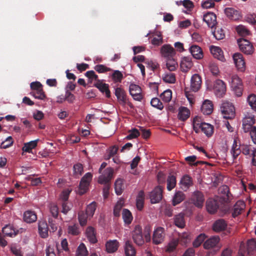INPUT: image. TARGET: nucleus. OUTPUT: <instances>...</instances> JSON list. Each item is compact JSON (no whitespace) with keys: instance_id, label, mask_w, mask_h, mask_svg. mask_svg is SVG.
I'll list each match as a JSON object with an SVG mask.
<instances>
[{"instance_id":"nucleus-1","label":"nucleus","mask_w":256,"mask_h":256,"mask_svg":"<svg viewBox=\"0 0 256 256\" xmlns=\"http://www.w3.org/2000/svg\"><path fill=\"white\" fill-rule=\"evenodd\" d=\"M220 238L218 236H214L206 240L203 244L204 248L210 250L207 252V256H214L220 249L219 245Z\"/></svg>"},{"instance_id":"nucleus-2","label":"nucleus","mask_w":256,"mask_h":256,"mask_svg":"<svg viewBox=\"0 0 256 256\" xmlns=\"http://www.w3.org/2000/svg\"><path fill=\"white\" fill-rule=\"evenodd\" d=\"M220 110L226 119H232L235 116V108L232 103L228 102H224L220 106Z\"/></svg>"},{"instance_id":"nucleus-3","label":"nucleus","mask_w":256,"mask_h":256,"mask_svg":"<svg viewBox=\"0 0 256 256\" xmlns=\"http://www.w3.org/2000/svg\"><path fill=\"white\" fill-rule=\"evenodd\" d=\"M132 236L134 242L138 246L143 245L144 240L143 237L142 228L139 225L135 226L132 232Z\"/></svg>"},{"instance_id":"nucleus-4","label":"nucleus","mask_w":256,"mask_h":256,"mask_svg":"<svg viewBox=\"0 0 256 256\" xmlns=\"http://www.w3.org/2000/svg\"><path fill=\"white\" fill-rule=\"evenodd\" d=\"M92 178V174L90 172L86 174L82 178L78 190V194H79L82 195L86 192Z\"/></svg>"},{"instance_id":"nucleus-5","label":"nucleus","mask_w":256,"mask_h":256,"mask_svg":"<svg viewBox=\"0 0 256 256\" xmlns=\"http://www.w3.org/2000/svg\"><path fill=\"white\" fill-rule=\"evenodd\" d=\"M240 50L246 54H251L253 53L254 48L251 43L246 39L242 38L238 40Z\"/></svg>"},{"instance_id":"nucleus-6","label":"nucleus","mask_w":256,"mask_h":256,"mask_svg":"<svg viewBox=\"0 0 256 256\" xmlns=\"http://www.w3.org/2000/svg\"><path fill=\"white\" fill-rule=\"evenodd\" d=\"M162 186H156L149 194L151 203L156 204L159 202L162 198Z\"/></svg>"},{"instance_id":"nucleus-7","label":"nucleus","mask_w":256,"mask_h":256,"mask_svg":"<svg viewBox=\"0 0 256 256\" xmlns=\"http://www.w3.org/2000/svg\"><path fill=\"white\" fill-rule=\"evenodd\" d=\"M165 236L164 228L161 226L157 227L154 231L152 235V242L155 244H161Z\"/></svg>"},{"instance_id":"nucleus-8","label":"nucleus","mask_w":256,"mask_h":256,"mask_svg":"<svg viewBox=\"0 0 256 256\" xmlns=\"http://www.w3.org/2000/svg\"><path fill=\"white\" fill-rule=\"evenodd\" d=\"M214 89L217 96L222 97L226 93V85L222 80H217L214 82Z\"/></svg>"},{"instance_id":"nucleus-9","label":"nucleus","mask_w":256,"mask_h":256,"mask_svg":"<svg viewBox=\"0 0 256 256\" xmlns=\"http://www.w3.org/2000/svg\"><path fill=\"white\" fill-rule=\"evenodd\" d=\"M129 91L134 100L138 101H140L142 100L141 88L138 85L134 84H130L129 86Z\"/></svg>"},{"instance_id":"nucleus-10","label":"nucleus","mask_w":256,"mask_h":256,"mask_svg":"<svg viewBox=\"0 0 256 256\" xmlns=\"http://www.w3.org/2000/svg\"><path fill=\"white\" fill-rule=\"evenodd\" d=\"M233 60L238 70L243 72L245 70V62L242 54L240 53H235L233 55Z\"/></svg>"},{"instance_id":"nucleus-11","label":"nucleus","mask_w":256,"mask_h":256,"mask_svg":"<svg viewBox=\"0 0 256 256\" xmlns=\"http://www.w3.org/2000/svg\"><path fill=\"white\" fill-rule=\"evenodd\" d=\"M162 55L166 59L170 58L176 54L174 49L170 44H164L160 50Z\"/></svg>"},{"instance_id":"nucleus-12","label":"nucleus","mask_w":256,"mask_h":256,"mask_svg":"<svg viewBox=\"0 0 256 256\" xmlns=\"http://www.w3.org/2000/svg\"><path fill=\"white\" fill-rule=\"evenodd\" d=\"M202 84L201 77L198 74H194L190 80V90L194 92L199 90Z\"/></svg>"},{"instance_id":"nucleus-13","label":"nucleus","mask_w":256,"mask_h":256,"mask_svg":"<svg viewBox=\"0 0 256 256\" xmlns=\"http://www.w3.org/2000/svg\"><path fill=\"white\" fill-rule=\"evenodd\" d=\"M113 170L112 168H107L104 171V174L98 178V182L101 184H110L109 182L112 178Z\"/></svg>"},{"instance_id":"nucleus-14","label":"nucleus","mask_w":256,"mask_h":256,"mask_svg":"<svg viewBox=\"0 0 256 256\" xmlns=\"http://www.w3.org/2000/svg\"><path fill=\"white\" fill-rule=\"evenodd\" d=\"M192 200L194 204L198 208H202L203 206L204 200L203 194L199 191H196L194 192Z\"/></svg>"},{"instance_id":"nucleus-15","label":"nucleus","mask_w":256,"mask_h":256,"mask_svg":"<svg viewBox=\"0 0 256 256\" xmlns=\"http://www.w3.org/2000/svg\"><path fill=\"white\" fill-rule=\"evenodd\" d=\"M48 227L44 220H40L38 223V232L40 236L43 238L48 236Z\"/></svg>"},{"instance_id":"nucleus-16","label":"nucleus","mask_w":256,"mask_h":256,"mask_svg":"<svg viewBox=\"0 0 256 256\" xmlns=\"http://www.w3.org/2000/svg\"><path fill=\"white\" fill-rule=\"evenodd\" d=\"M203 20L209 28H214L216 24V16L213 12H208L204 15Z\"/></svg>"},{"instance_id":"nucleus-17","label":"nucleus","mask_w":256,"mask_h":256,"mask_svg":"<svg viewBox=\"0 0 256 256\" xmlns=\"http://www.w3.org/2000/svg\"><path fill=\"white\" fill-rule=\"evenodd\" d=\"M208 212L211 214H214L220 208L218 202L212 198H209L206 204Z\"/></svg>"},{"instance_id":"nucleus-18","label":"nucleus","mask_w":256,"mask_h":256,"mask_svg":"<svg viewBox=\"0 0 256 256\" xmlns=\"http://www.w3.org/2000/svg\"><path fill=\"white\" fill-rule=\"evenodd\" d=\"M192 236L191 234L188 232L178 234V238L176 240H178V243L182 246H186L190 243Z\"/></svg>"},{"instance_id":"nucleus-19","label":"nucleus","mask_w":256,"mask_h":256,"mask_svg":"<svg viewBox=\"0 0 256 256\" xmlns=\"http://www.w3.org/2000/svg\"><path fill=\"white\" fill-rule=\"evenodd\" d=\"M189 51L192 56L197 60H200L204 56V54L201 48L197 45L193 44L189 48Z\"/></svg>"},{"instance_id":"nucleus-20","label":"nucleus","mask_w":256,"mask_h":256,"mask_svg":"<svg viewBox=\"0 0 256 256\" xmlns=\"http://www.w3.org/2000/svg\"><path fill=\"white\" fill-rule=\"evenodd\" d=\"M224 13L230 19L234 20H238L241 17L240 12L232 8H226Z\"/></svg>"},{"instance_id":"nucleus-21","label":"nucleus","mask_w":256,"mask_h":256,"mask_svg":"<svg viewBox=\"0 0 256 256\" xmlns=\"http://www.w3.org/2000/svg\"><path fill=\"white\" fill-rule=\"evenodd\" d=\"M246 204L244 201H238L234 206L232 212V217L234 218L241 214L242 211L244 210Z\"/></svg>"},{"instance_id":"nucleus-22","label":"nucleus","mask_w":256,"mask_h":256,"mask_svg":"<svg viewBox=\"0 0 256 256\" xmlns=\"http://www.w3.org/2000/svg\"><path fill=\"white\" fill-rule=\"evenodd\" d=\"M94 86L98 88L102 93H105L107 98L110 96V92L109 90V86L108 84L103 83L102 80H98Z\"/></svg>"},{"instance_id":"nucleus-23","label":"nucleus","mask_w":256,"mask_h":256,"mask_svg":"<svg viewBox=\"0 0 256 256\" xmlns=\"http://www.w3.org/2000/svg\"><path fill=\"white\" fill-rule=\"evenodd\" d=\"M180 184L182 189L186 191L190 186H192V179L190 176L186 174L184 175L182 178Z\"/></svg>"},{"instance_id":"nucleus-24","label":"nucleus","mask_w":256,"mask_h":256,"mask_svg":"<svg viewBox=\"0 0 256 256\" xmlns=\"http://www.w3.org/2000/svg\"><path fill=\"white\" fill-rule=\"evenodd\" d=\"M227 225V223L224 220L218 219L214 223L212 229L216 232H220L225 230Z\"/></svg>"},{"instance_id":"nucleus-25","label":"nucleus","mask_w":256,"mask_h":256,"mask_svg":"<svg viewBox=\"0 0 256 256\" xmlns=\"http://www.w3.org/2000/svg\"><path fill=\"white\" fill-rule=\"evenodd\" d=\"M119 247V242L116 240H110L106 244V250L108 253H113L116 252Z\"/></svg>"},{"instance_id":"nucleus-26","label":"nucleus","mask_w":256,"mask_h":256,"mask_svg":"<svg viewBox=\"0 0 256 256\" xmlns=\"http://www.w3.org/2000/svg\"><path fill=\"white\" fill-rule=\"evenodd\" d=\"M202 112L205 115L211 114L213 111V104L210 100H206L201 107Z\"/></svg>"},{"instance_id":"nucleus-27","label":"nucleus","mask_w":256,"mask_h":256,"mask_svg":"<svg viewBox=\"0 0 256 256\" xmlns=\"http://www.w3.org/2000/svg\"><path fill=\"white\" fill-rule=\"evenodd\" d=\"M124 254L126 256H136V250L130 240H126L124 245Z\"/></svg>"},{"instance_id":"nucleus-28","label":"nucleus","mask_w":256,"mask_h":256,"mask_svg":"<svg viewBox=\"0 0 256 256\" xmlns=\"http://www.w3.org/2000/svg\"><path fill=\"white\" fill-rule=\"evenodd\" d=\"M210 50L214 58L222 62L224 60L223 52L220 48L212 46H210Z\"/></svg>"},{"instance_id":"nucleus-29","label":"nucleus","mask_w":256,"mask_h":256,"mask_svg":"<svg viewBox=\"0 0 256 256\" xmlns=\"http://www.w3.org/2000/svg\"><path fill=\"white\" fill-rule=\"evenodd\" d=\"M37 216L36 213L32 210H27L24 212V220L27 223H32L36 221Z\"/></svg>"},{"instance_id":"nucleus-30","label":"nucleus","mask_w":256,"mask_h":256,"mask_svg":"<svg viewBox=\"0 0 256 256\" xmlns=\"http://www.w3.org/2000/svg\"><path fill=\"white\" fill-rule=\"evenodd\" d=\"M2 232L5 236L10 237H14L16 236L18 232V230H16L14 227L10 225L6 226L2 228Z\"/></svg>"},{"instance_id":"nucleus-31","label":"nucleus","mask_w":256,"mask_h":256,"mask_svg":"<svg viewBox=\"0 0 256 256\" xmlns=\"http://www.w3.org/2000/svg\"><path fill=\"white\" fill-rule=\"evenodd\" d=\"M193 66L192 58L190 57H184L180 63V67L183 72H186Z\"/></svg>"},{"instance_id":"nucleus-32","label":"nucleus","mask_w":256,"mask_h":256,"mask_svg":"<svg viewBox=\"0 0 256 256\" xmlns=\"http://www.w3.org/2000/svg\"><path fill=\"white\" fill-rule=\"evenodd\" d=\"M190 116V111L186 107L181 106L179 108L178 118L179 120L184 121L186 120Z\"/></svg>"},{"instance_id":"nucleus-33","label":"nucleus","mask_w":256,"mask_h":256,"mask_svg":"<svg viewBox=\"0 0 256 256\" xmlns=\"http://www.w3.org/2000/svg\"><path fill=\"white\" fill-rule=\"evenodd\" d=\"M201 130L207 136L210 137L214 133V126L208 123L202 122Z\"/></svg>"},{"instance_id":"nucleus-34","label":"nucleus","mask_w":256,"mask_h":256,"mask_svg":"<svg viewBox=\"0 0 256 256\" xmlns=\"http://www.w3.org/2000/svg\"><path fill=\"white\" fill-rule=\"evenodd\" d=\"M86 236L89 241L92 244L97 242V239L96 236V232L94 228L89 226L86 230Z\"/></svg>"},{"instance_id":"nucleus-35","label":"nucleus","mask_w":256,"mask_h":256,"mask_svg":"<svg viewBox=\"0 0 256 256\" xmlns=\"http://www.w3.org/2000/svg\"><path fill=\"white\" fill-rule=\"evenodd\" d=\"M166 68L170 72L174 71L178 67V64L174 57L166 59Z\"/></svg>"},{"instance_id":"nucleus-36","label":"nucleus","mask_w":256,"mask_h":256,"mask_svg":"<svg viewBox=\"0 0 256 256\" xmlns=\"http://www.w3.org/2000/svg\"><path fill=\"white\" fill-rule=\"evenodd\" d=\"M144 194L143 190L139 192L136 200V206L137 208L141 210L144 207Z\"/></svg>"},{"instance_id":"nucleus-37","label":"nucleus","mask_w":256,"mask_h":256,"mask_svg":"<svg viewBox=\"0 0 256 256\" xmlns=\"http://www.w3.org/2000/svg\"><path fill=\"white\" fill-rule=\"evenodd\" d=\"M115 95L118 100L123 104L126 102V94L124 90L120 88H117L115 90Z\"/></svg>"},{"instance_id":"nucleus-38","label":"nucleus","mask_w":256,"mask_h":256,"mask_svg":"<svg viewBox=\"0 0 256 256\" xmlns=\"http://www.w3.org/2000/svg\"><path fill=\"white\" fill-rule=\"evenodd\" d=\"M174 223L175 225L178 228H184L185 226L184 214L180 213L176 215L174 218Z\"/></svg>"},{"instance_id":"nucleus-39","label":"nucleus","mask_w":256,"mask_h":256,"mask_svg":"<svg viewBox=\"0 0 256 256\" xmlns=\"http://www.w3.org/2000/svg\"><path fill=\"white\" fill-rule=\"evenodd\" d=\"M38 141V140H36L25 143L22 148V150L25 152H30L32 150L37 146Z\"/></svg>"},{"instance_id":"nucleus-40","label":"nucleus","mask_w":256,"mask_h":256,"mask_svg":"<svg viewBox=\"0 0 256 256\" xmlns=\"http://www.w3.org/2000/svg\"><path fill=\"white\" fill-rule=\"evenodd\" d=\"M167 182V190L168 191H170L172 190L176 186V177L172 174H170L166 180Z\"/></svg>"},{"instance_id":"nucleus-41","label":"nucleus","mask_w":256,"mask_h":256,"mask_svg":"<svg viewBox=\"0 0 256 256\" xmlns=\"http://www.w3.org/2000/svg\"><path fill=\"white\" fill-rule=\"evenodd\" d=\"M184 194L180 191L176 192L172 200V204L175 206L180 203L184 199Z\"/></svg>"},{"instance_id":"nucleus-42","label":"nucleus","mask_w":256,"mask_h":256,"mask_svg":"<svg viewBox=\"0 0 256 256\" xmlns=\"http://www.w3.org/2000/svg\"><path fill=\"white\" fill-rule=\"evenodd\" d=\"M163 80L168 84H174L176 81V75L174 73H165L162 76Z\"/></svg>"},{"instance_id":"nucleus-43","label":"nucleus","mask_w":256,"mask_h":256,"mask_svg":"<svg viewBox=\"0 0 256 256\" xmlns=\"http://www.w3.org/2000/svg\"><path fill=\"white\" fill-rule=\"evenodd\" d=\"M96 206L97 204L95 202H92L87 206L86 212L88 216L92 217L94 216L96 210Z\"/></svg>"},{"instance_id":"nucleus-44","label":"nucleus","mask_w":256,"mask_h":256,"mask_svg":"<svg viewBox=\"0 0 256 256\" xmlns=\"http://www.w3.org/2000/svg\"><path fill=\"white\" fill-rule=\"evenodd\" d=\"M122 218L125 223L130 224L132 220V216L130 212L128 209H124L122 213Z\"/></svg>"},{"instance_id":"nucleus-45","label":"nucleus","mask_w":256,"mask_h":256,"mask_svg":"<svg viewBox=\"0 0 256 256\" xmlns=\"http://www.w3.org/2000/svg\"><path fill=\"white\" fill-rule=\"evenodd\" d=\"M114 186L115 192L116 194L118 196L122 194L123 190L124 189V186L122 180L120 179L117 180L115 182Z\"/></svg>"},{"instance_id":"nucleus-46","label":"nucleus","mask_w":256,"mask_h":256,"mask_svg":"<svg viewBox=\"0 0 256 256\" xmlns=\"http://www.w3.org/2000/svg\"><path fill=\"white\" fill-rule=\"evenodd\" d=\"M88 216L86 213L84 211H80L78 213V219L81 226H84L86 224Z\"/></svg>"},{"instance_id":"nucleus-47","label":"nucleus","mask_w":256,"mask_h":256,"mask_svg":"<svg viewBox=\"0 0 256 256\" xmlns=\"http://www.w3.org/2000/svg\"><path fill=\"white\" fill-rule=\"evenodd\" d=\"M30 94L32 96L36 98L41 100H44L46 97L43 88L38 90L32 91L30 92Z\"/></svg>"},{"instance_id":"nucleus-48","label":"nucleus","mask_w":256,"mask_h":256,"mask_svg":"<svg viewBox=\"0 0 256 256\" xmlns=\"http://www.w3.org/2000/svg\"><path fill=\"white\" fill-rule=\"evenodd\" d=\"M237 32L242 36H246L250 34V31L246 28V26L242 25H239L236 28Z\"/></svg>"},{"instance_id":"nucleus-49","label":"nucleus","mask_w":256,"mask_h":256,"mask_svg":"<svg viewBox=\"0 0 256 256\" xmlns=\"http://www.w3.org/2000/svg\"><path fill=\"white\" fill-rule=\"evenodd\" d=\"M152 40V44L155 46L161 44L163 42V40L160 32H156Z\"/></svg>"},{"instance_id":"nucleus-50","label":"nucleus","mask_w":256,"mask_h":256,"mask_svg":"<svg viewBox=\"0 0 256 256\" xmlns=\"http://www.w3.org/2000/svg\"><path fill=\"white\" fill-rule=\"evenodd\" d=\"M206 238V236L205 234H200L194 241L192 243L193 246L194 248H198L200 246L202 242Z\"/></svg>"},{"instance_id":"nucleus-51","label":"nucleus","mask_w":256,"mask_h":256,"mask_svg":"<svg viewBox=\"0 0 256 256\" xmlns=\"http://www.w3.org/2000/svg\"><path fill=\"white\" fill-rule=\"evenodd\" d=\"M178 244V240L176 238L172 240L168 244L166 248V251L168 252H174Z\"/></svg>"},{"instance_id":"nucleus-52","label":"nucleus","mask_w":256,"mask_h":256,"mask_svg":"<svg viewBox=\"0 0 256 256\" xmlns=\"http://www.w3.org/2000/svg\"><path fill=\"white\" fill-rule=\"evenodd\" d=\"M247 250L248 254L256 251V241L254 239L250 240L247 242Z\"/></svg>"},{"instance_id":"nucleus-53","label":"nucleus","mask_w":256,"mask_h":256,"mask_svg":"<svg viewBox=\"0 0 256 256\" xmlns=\"http://www.w3.org/2000/svg\"><path fill=\"white\" fill-rule=\"evenodd\" d=\"M88 252L85 245L82 243L78 248L76 256H88Z\"/></svg>"},{"instance_id":"nucleus-54","label":"nucleus","mask_w":256,"mask_h":256,"mask_svg":"<svg viewBox=\"0 0 256 256\" xmlns=\"http://www.w3.org/2000/svg\"><path fill=\"white\" fill-rule=\"evenodd\" d=\"M129 134L126 137L128 140L137 138L140 135V132L138 129L134 128L128 131Z\"/></svg>"},{"instance_id":"nucleus-55","label":"nucleus","mask_w":256,"mask_h":256,"mask_svg":"<svg viewBox=\"0 0 256 256\" xmlns=\"http://www.w3.org/2000/svg\"><path fill=\"white\" fill-rule=\"evenodd\" d=\"M160 97L164 102H168L172 99V92L170 90H166L161 94Z\"/></svg>"},{"instance_id":"nucleus-56","label":"nucleus","mask_w":256,"mask_h":256,"mask_svg":"<svg viewBox=\"0 0 256 256\" xmlns=\"http://www.w3.org/2000/svg\"><path fill=\"white\" fill-rule=\"evenodd\" d=\"M151 105L158 110H162L164 108L162 103L160 102V100L157 98H153L150 101Z\"/></svg>"},{"instance_id":"nucleus-57","label":"nucleus","mask_w":256,"mask_h":256,"mask_svg":"<svg viewBox=\"0 0 256 256\" xmlns=\"http://www.w3.org/2000/svg\"><path fill=\"white\" fill-rule=\"evenodd\" d=\"M74 174L77 177L81 176L83 172V166L81 164L78 163L73 166Z\"/></svg>"},{"instance_id":"nucleus-58","label":"nucleus","mask_w":256,"mask_h":256,"mask_svg":"<svg viewBox=\"0 0 256 256\" xmlns=\"http://www.w3.org/2000/svg\"><path fill=\"white\" fill-rule=\"evenodd\" d=\"M213 34L218 40H220L224 38L225 33L224 30L221 28H218L214 31Z\"/></svg>"},{"instance_id":"nucleus-59","label":"nucleus","mask_w":256,"mask_h":256,"mask_svg":"<svg viewBox=\"0 0 256 256\" xmlns=\"http://www.w3.org/2000/svg\"><path fill=\"white\" fill-rule=\"evenodd\" d=\"M231 206L228 204H224L221 206H220L219 210L221 212L220 214L223 216L230 212Z\"/></svg>"},{"instance_id":"nucleus-60","label":"nucleus","mask_w":256,"mask_h":256,"mask_svg":"<svg viewBox=\"0 0 256 256\" xmlns=\"http://www.w3.org/2000/svg\"><path fill=\"white\" fill-rule=\"evenodd\" d=\"M248 102L252 108L256 110V96L254 94L250 95L248 98Z\"/></svg>"},{"instance_id":"nucleus-61","label":"nucleus","mask_w":256,"mask_h":256,"mask_svg":"<svg viewBox=\"0 0 256 256\" xmlns=\"http://www.w3.org/2000/svg\"><path fill=\"white\" fill-rule=\"evenodd\" d=\"M94 70L98 73H104L112 70V68L106 67L103 64H98L96 66H94Z\"/></svg>"},{"instance_id":"nucleus-62","label":"nucleus","mask_w":256,"mask_h":256,"mask_svg":"<svg viewBox=\"0 0 256 256\" xmlns=\"http://www.w3.org/2000/svg\"><path fill=\"white\" fill-rule=\"evenodd\" d=\"M242 85V80L237 76H233L232 78L231 87L236 88Z\"/></svg>"},{"instance_id":"nucleus-63","label":"nucleus","mask_w":256,"mask_h":256,"mask_svg":"<svg viewBox=\"0 0 256 256\" xmlns=\"http://www.w3.org/2000/svg\"><path fill=\"white\" fill-rule=\"evenodd\" d=\"M112 78L115 82H120L123 78V75L120 71L115 70L112 74Z\"/></svg>"},{"instance_id":"nucleus-64","label":"nucleus","mask_w":256,"mask_h":256,"mask_svg":"<svg viewBox=\"0 0 256 256\" xmlns=\"http://www.w3.org/2000/svg\"><path fill=\"white\" fill-rule=\"evenodd\" d=\"M65 99L68 103L72 104L74 102L76 97L68 90H66L65 94Z\"/></svg>"}]
</instances>
